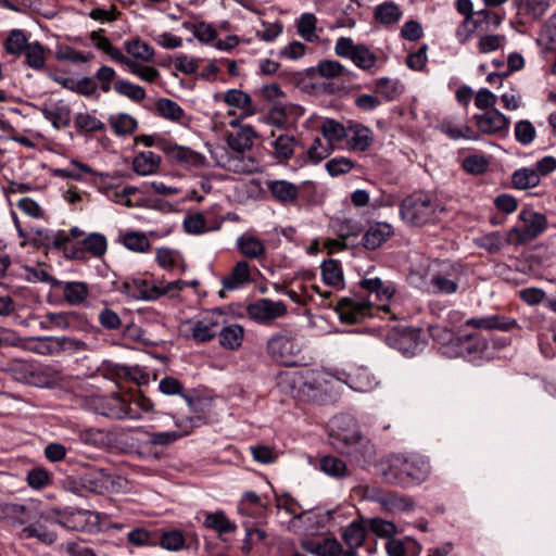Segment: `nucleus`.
<instances>
[{
	"mask_svg": "<svg viewBox=\"0 0 556 556\" xmlns=\"http://www.w3.org/2000/svg\"><path fill=\"white\" fill-rule=\"evenodd\" d=\"M419 276L418 287L433 294H454L457 292L462 278V267L459 265L433 261L427 265L424 273L416 269L410 271V278L414 282L415 277Z\"/></svg>",
	"mask_w": 556,
	"mask_h": 556,
	"instance_id": "obj_1",
	"label": "nucleus"
},
{
	"mask_svg": "<svg viewBox=\"0 0 556 556\" xmlns=\"http://www.w3.org/2000/svg\"><path fill=\"white\" fill-rule=\"evenodd\" d=\"M430 472L427 459L417 455H393L388 460L383 471L387 481L400 485H410L424 482Z\"/></svg>",
	"mask_w": 556,
	"mask_h": 556,
	"instance_id": "obj_2",
	"label": "nucleus"
},
{
	"mask_svg": "<svg viewBox=\"0 0 556 556\" xmlns=\"http://www.w3.org/2000/svg\"><path fill=\"white\" fill-rule=\"evenodd\" d=\"M182 397L186 400L192 416L176 417L175 425L179 430L173 432L152 433L151 442L160 443V445L170 444L176 440L188 435L193 428L205 421V416L212 408V400L207 397H191L187 395H182Z\"/></svg>",
	"mask_w": 556,
	"mask_h": 556,
	"instance_id": "obj_3",
	"label": "nucleus"
},
{
	"mask_svg": "<svg viewBox=\"0 0 556 556\" xmlns=\"http://www.w3.org/2000/svg\"><path fill=\"white\" fill-rule=\"evenodd\" d=\"M439 203L431 194L416 191L405 197L400 204V216L408 226L421 227L432 222Z\"/></svg>",
	"mask_w": 556,
	"mask_h": 556,
	"instance_id": "obj_4",
	"label": "nucleus"
},
{
	"mask_svg": "<svg viewBox=\"0 0 556 556\" xmlns=\"http://www.w3.org/2000/svg\"><path fill=\"white\" fill-rule=\"evenodd\" d=\"M85 513L77 511L61 518L41 515L35 522L24 526L21 530L22 539H37L45 544H52L56 540L54 531L55 526H61L72 530L83 529V525L78 521L84 517Z\"/></svg>",
	"mask_w": 556,
	"mask_h": 556,
	"instance_id": "obj_5",
	"label": "nucleus"
},
{
	"mask_svg": "<svg viewBox=\"0 0 556 556\" xmlns=\"http://www.w3.org/2000/svg\"><path fill=\"white\" fill-rule=\"evenodd\" d=\"M225 324L226 315L223 311L210 309L181 321L179 331L184 337L203 343L211 341Z\"/></svg>",
	"mask_w": 556,
	"mask_h": 556,
	"instance_id": "obj_6",
	"label": "nucleus"
},
{
	"mask_svg": "<svg viewBox=\"0 0 556 556\" xmlns=\"http://www.w3.org/2000/svg\"><path fill=\"white\" fill-rule=\"evenodd\" d=\"M305 344L302 338L291 331L275 333L266 343L269 357L285 366H293L303 352Z\"/></svg>",
	"mask_w": 556,
	"mask_h": 556,
	"instance_id": "obj_7",
	"label": "nucleus"
},
{
	"mask_svg": "<svg viewBox=\"0 0 556 556\" xmlns=\"http://www.w3.org/2000/svg\"><path fill=\"white\" fill-rule=\"evenodd\" d=\"M518 222V225L509 229V239L515 248L535 240L548 226L547 218L544 214L529 208H523L519 212Z\"/></svg>",
	"mask_w": 556,
	"mask_h": 556,
	"instance_id": "obj_8",
	"label": "nucleus"
},
{
	"mask_svg": "<svg viewBox=\"0 0 556 556\" xmlns=\"http://www.w3.org/2000/svg\"><path fill=\"white\" fill-rule=\"evenodd\" d=\"M90 403L98 414L115 419L135 418L139 407L137 399L116 394L94 395Z\"/></svg>",
	"mask_w": 556,
	"mask_h": 556,
	"instance_id": "obj_9",
	"label": "nucleus"
},
{
	"mask_svg": "<svg viewBox=\"0 0 556 556\" xmlns=\"http://www.w3.org/2000/svg\"><path fill=\"white\" fill-rule=\"evenodd\" d=\"M334 52L340 58L349 59L361 70L369 71L377 62L376 54L365 45H355L350 37H340L334 46Z\"/></svg>",
	"mask_w": 556,
	"mask_h": 556,
	"instance_id": "obj_10",
	"label": "nucleus"
},
{
	"mask_svg": "<svg viewBox=\"0 0 556 556\" xmlns=\"http://www.w3.org/2000/svg\"><path fill=\"white\" fill-rule=\"evenodd\" d=\"M336 429H332V444L342 454H346L349 448L353 447L358 440L363 438L354 420L346 416H341L334 420Z\"/></svg>",
	"mask_w": 556,
	"mask_h": 556,
	"instance_id": "obj_11",
	"label": "nucleus"
},
{
	"mask_svg": "<svg viewBox=\"0 0 556 556\" xmlns=\"http://www.w3.org/2000/svg\"><path fill=\"white\" fill-rule=\"evenodd\" d=\"M336 378L328 371L311 369L303 371V399L317 400L332 390Z\"/></svg>",
	"mask_w": 556,
	"mask_h": 556,
	"instance_id": "obj_12",
	"label": "nucleus"
},
{
	"mask_svg": "<svg viewBox=\"0 0 556 556\" xmlns=\"http://www.w3.org/2000/svg\"><path fill=\"white\" fill-rule=\"evenodd\" d=\"M248 316L257 323H269L287 314V305L282 301L260 299L247 306Z\"/></svg>",
	"mask_w": 556,
	"mask_h": 556,
	"instance_id": "obj_13",
	"label": "nucleus"
},
{
	"mask_svg": "<svg viewBox=\"0 0 556 556\" xmlns=\"http://www.w3.org/2000/svg\"><path fill=\"white\" fill-rule=\"evenodd\" d=\"M478 129L484 135L505 136L508 132L509 118L496 109L475 116Z\"/></svg>",
	"mask_w": 556,
	"mask_h": 556,
	"instance_id": "obj_14",
	"label": "nucleus"
},
{
	"mask_svg": "<svg viewBox=\"0 0 556 556\" xmlns=\"http://www.w3.org/2000/svg\"><path fill=\"white\" fill-rule=\"evenodd\" d=\"M168 418L165 414L154 410V405L151 400L141 395V432L147 435V440L143 442L146 445L154 443L151 442L152 433H162L163 431H154L157 428H162L163 422Z\"/></svg>",
	"mask_w": 556,
	"mask_h": 556,
	"instance_id": "obj_15",
	"label": "nucleus"
},
{
	"mask_svg": "<svg viewBox=\"0 0 556 556\" xmlns=\"http://www.w3.org/2000/svg\"><path fill=\"white\" fill-rule=\"evenodd\" d=\"M371 305L368 301L343 298L337 304V312L341 321L355 324L370 315Z\"/></svg>",
	"mask_w": 556,
	"mask_h": 556,
	"instance_id": "obj_16",
	"label": "nucleus"
},
{
	"mask_svg": "<svg viewBox=\"0 0 556 556\" xmlns=\"http://www.w3.org/2000/svg\"><path fill=\"white\" fill-rule=\"evenodd\" d=\"M15 378L37 387H48L52 382L48 367L29 362L16 364Z\"/></svg>",
	"mask_w": 556,
	"mask_h": 556,
	"instance_id": "obj_17",
	"label": "nucleus"
},
{
	"mask_svg": "<svg viewBox=\"0 0 556 556\" xmlns=\"http://www.w3.org/2000/svg\"><path fill=\"white\" fill-rule=\"evenodd\" d=\"M211 153L218 166L233 173H249L254 167V162L242 153L230 155L224 148H216Z\"/></svg>",
	"mask_w": 556,
	"mask_h": 556,
	"instance_id": "obj_18",
	"label": "nucleus"
},
{
	"mask_svg": "<svg viewBox=\"0 0 556 556\" xmlns=\"http://www.w3.org/2000/svg\"><path fill=\"white\" fill-rule=\"evenodd\" d=\"M96 48L106 53L113 61L119 63L131 74L138 73V65L136 62L129 61L128 58L116 47L112 46L106 37L100 35L99 31H92L90 35Z\"/></svg>",
	"mask_w": 556,
	"mask_h": 556,
	"instance_id": "obj_19",
	"label": "nucleus"
},
{
	"mask_svg": "<svg viewBox=\"0 0 556 556\" xmlns=\"http://www.w3.org/2000/svg\"><path fill=\"white\" fill-rule=\"evenodd\" d=\"M31 519L33 515L28 506L0 501V520L21 527Z\"/></svg>",
	"mask_w": 556,
	"mask_h": 556,
	"instance_id": "obj_20",
	"label": "nucleus"
},
{
	"mask_svg": "<svg viewBox=\"0 0 556 556\" xmlns=\"http://www.w3.org/2000/svg\"><path fill=\"white\" fill-rule=\"evenodd\" d=\"M465 325L467 327L482 329V330H501L509 331L517 328L518 324L515 319H509L501 315L483 316L478 318L467 319Z\"/></svg>",
	"mask_w": 556,
	"mask_h": 556,
	"instance_id": "obj_21",
	"label": "nucleus"
},
{
	"mask_svg": "<svg viewBox=\"0 0 556 556\" xmlns=\"http://www.w3.org/2000/svg\"><path fill=\"white\" fill-rule=\"evenodd\" d=\"M223 101L240 112L242 118L256 113V108L250 94L240 89H229L223 94Z\"/></svg>",
	"mask_w": 556,
	"mask_h": 556,
	"instance_id": "obj_22",
	"label": "nucleus"
},
{
	"mask_svg": "<svg viewBox=\"0 0 556 556\" xmlns=\"http://www.w3.org/2000/svg\"><path fill=\"white\" fill-rule=\"evenodd\" d=\"M41 112L56 129L65 128L71 124V109L63 101L47 104Z\"/></svg>",
	"mask_w": 556,
	"mask_h": 556,
	"instance_id": "obj_23",
	"label": "nucleus"
},
{
	"mask_svg": "<svg viewBox=\"0 0 556 556\" xmlns=\"http://www.w3.org/2000/svg\"><path fill=\"white\" fill-rule=\"evenodd\" d=\"M256 132L252 126L243 125L227 136L229 148L236 153H243L253 147Z\"/></svg>",
	"mask_w": 556,
	"mask_h": 556,
	"instance_id": "obj_24",
	"label": "nucleus"
},
{
	"mask_svg": "<svg viewBox=\"0 0 556 556\" xmlns=\"http://www.w3.org/2000/svg\"><path fill=\"white\" fill-rule=\"evenodd\" d=\"M394 233L393 227L388 223L371 225L363 237V244L368 250H375L388 241Z\"/></svg>",
	"mask_w": 556,
	"mask_h": 556,
	"instance_id": "obj_25",
	"label": "nucleus"
},
{
	"mask_svg": "<svg viewBox=\"0 0 556 556\" xmlns=\"http://www.w3.org/2000/svg\"><path fill=\"white\" fill-rule=\"evenodd\" d=\"M509 237V230H507L506 232L492 231L475 238L473 243L477 247L488 251L489 253L495 254L498 253L506 245H513V242H510Z\"/></svg>",
	"mask_w": 556,
	"mask_h": 556,
	"instance_id": "obj_26",
	"label": "nucleus"
},
{
	"mask_svg": "<svg viewBox=\"0 0 556 556\" xmlns=\"http://www.w3.org/2000/svg\"><path fill=\"white\" fill-rule=\"evenodd\" d=\"M266 185L273 198L280 203H293L299 195V187L288 180H269Z\"/></svg>",
	"mask_w": 556,
	"mask_h": 556,
	"instance_id": "obj_27",
	"label": "nucleus"
},
{
	"mask_svg": "<svg viewBox=\"0 0 556 556\" xmlns=\"http://www.w3.org/2000/svg\"><path fill=\"white\" fill-rule=\"evenodd\" d=\"M27 242H31L35 245H51L56 248L62 247L68 237L64 232L53 233L47 228H34L31 227L28 231Z\"/></svg>",
	"mask_w": 556,
	"mask_h": 556,
	"instance_id": "obj_28",
	"label": "nucleus"
},
{
	"mask_svg": "<svg viewBox=\"0 0 556 556\" xmlns=\"http://www.w3.org/2000/svg\"><path fill=\"white\" fill-rule=\"evenodd\" d=\"M304 551L317 556H338L341 553V545L336 539L304 540L301 543Z\"/></svg>",
	"mask_w": 556,
	"mask_h": 556,
	"instance_id": "obj_29",
	"label": "nucleus"
},
{
	"mask_svg": "<svg viewBox=\"0 0 556 556\" xmlns=\"http://www.w3.org/2000/svg\"><path fill=\"white\" fill-rule=\"evenodd\" d=\"M278 387L293 397L303 399V371H285L277 377Z\"/></svg>",
	"mask_w": 556,
	"mask_h": 556,
	"instance_id": "obj_30",
	"label": "nucleus"
},
{
	"mask_svg": "<svg viewBox=\"0 0 556 556\" xmlns=\"http://www.w3.org/2000/svg\"><path fill=\"white\" fill-rule=\"evenodd\" d=\"M349 146L354 151H366L371 142V130L362 124H352L348 128Z\"/></svg>",
	"mask_w": 556,
	"mask_h": 556,
	"instance_id": "obj_31",
	"label": "nucleus"
},
{
	"mask_svg": "<svg viewBox=\"0 0 556 556\" xmlns=\"http://www.w3.org/2000/svg\"><path fill=\"white\" fill-rule=\"evenodd\" d=\"M237 248L249 258H261L265 255L264 242L251 233H243L237 239Z\"/></svg>",
	"mask_w": 556,
	"mask_h": 556,
	"instance_id": "obj_32",
	"label": "nucleus"
},
{
	"mask_svg": "<svg viewBox=\"0 0 556 556\" xmlns=\"http://www.w3.org/2000/svg\"><path fill=\"white\" fill-rule=\"evenodd\" d=\"M342 539L350 547L344 556H356V548L362 546L365 539V528L361 522L353 521L343 530Z\"/></svg>",
	"mask_w": 556,
	"mask_h": 556,
	"instance_id": "obj_33",
	"label": "nucleus"
},
{
	"mask_svg": "<svg viewBox=\"0 0 556 556\" xmlns=\"http://www.w3.org/2000/svg\"><path fill=\"white\" fill-rule=\"evenodd\" d=\"M219 333V343L223 348L229 350H237L241 346L244 329L237 324L228 325L226 324L220 327L218 330Z\"/></svg>",
	"mask_w": 556,
	"mask_h": 556,
	"instance_id": "obj_34",
	"label": "nucleus"
},
{
	"mask_svg": "<svg viewBox=\"0 0 556 556\" xmlns=\"http://www.w3.org/2000/svg\"><path fill=\"white\" fill-rule=\"evenodd\" d=\"M361 287L370 293H375L379 301H388L395 293V286L380 278H364L361 281Z\"/></svg>",
	"mask_w": 556,
	"mask_h": 556,
	"instance_id": "obj_35",
	"label": "nucleus"
},
{
	"mask_svg": "<svg viewBox=\"0 0 556 556\" xmlns=\"http://www.w3.org/2000/svg\"><path fill=\"white\" fill-rule=\"evenodd\" d=\"M320 519H324V517L314 511L302 513L291 520V528L296 532L313 534L319 529Z\"/></svg>",
	"mask_w": 556,
	"mask_h": 556,
	"instance_id": "obj_36",
	"label": "nucleus"
},
{
	"mask_svg": "<svg viewBox=\"0 0 556 556\" xmlns=\"http://www.w3.org/2000/svg\"><path fill=\"white\" fill-rule=\"evenodd\" d=\"M345 455L359 465L368 464L374 460L376 448L368 439L363 437L353 447L349 448Z\"/></svg>",
	"mask_w": 556,
	"mask_h": 556,
	"instance_id": "obj_37",
	"label": "nucleus"
},
{
	"mask_svg": "<svg viewBox=\"0 0 556 556\" xmlns=\"http://www.w3.org/2000/svg\"><path fill=\"white\" fill-rule=\"evenodd\" d=\"M250 280V266L245 261H240L236 264L231 274L224 278L223 286L227 290H235L249 283Z\"/></svg>",
	"mask_w": 556,
	"mask_h": 556,
	"instance_id": "obj_38",
	"label": "nucleus"
},
{
	"mask_svg": "<svg viewBox=\"0 0 556 556\" xmlns=\"http://www.w3.org/2000/svg\"><path fill=\"white\" fill-rule=\"evenodd\" d=\"M25 63L35 71H42L46 66L47 51L39 41H33L23 52Z\"/></svg>",
	"mask_w": 556,
	"mask_h": 556,
	"instance_id": "obj_39",
	"label": "nucleus"
},
{
	"mask_svg": "<svg viewBox=\"0 0 556 556\" xmlns=\"http://www.w3.org/2000/svg\"><path fill=\"white\" fill-rule=\"evenodd\" d=\"M168 154L181 165L200 166L204 163V157L200 153L182 146L172 147Z\"/></svg>",
	"mask_w": 556,
	"mask_h": 556,
	"instance_id": "obj_40",
	"label": "nucleus"
},
{
	"mask_svg": "<svg viewBox=\"0 0 556 556\" xmlns=\"http://www.w3.org/2000/svg\"><path fill=\"white\" fill-rule=\"evenodd\" d=\"M63 295L68 304L79 305L88 298L89 287L83 281H70L63 288Z\"/></svg>",
	"mask_w": 556,
	"mask_h": 556,
	"instance_id": "obj_41",
	"label": "nucleus"
},
{
	"mask_svg": "<svg viewBox=\"0 0 556 556\" xmlns=\"http://www.w3.org/2000/svg\"><path fill=\"white\" fill-rule=\"evenodd\" d=\"M320 470L337 479L345 478L350 473L345 462L333 455H327L320 459Z\"/></svg>",
	"mask_w": 556,
	"mask_h": 556,
	"instance_id": "obj_42",
	"label": "nucleus"
},
{
	"mask_svg": "<svg viewBox=\"0 0 556 556\" xmlns=\"http://www.w3.org/2000/svg\"><path fill=\"white\" fill-rule=\"evenodd\" d=\"M109 123L117 136H126L137 128V119L126 113L112 114Z\"/></svg>",
	"mask_w": 556,
	"mask_h": 556,
	"instance_id": "obj_43",
	"label": "nucleus"
},
{
	"mask_svg": "<svg viewBox=\"0 0 556 556\" xmlns=\"http://www.w3.org/2000/svg\"><path fill=\"white\" fill-rule=\"evenodd\" d=\"M320 131L329 143L339 142L349 136L348 128L332 118H327L323 122Z\"/></svg>",
	"mask_w": 556,
	"mask_h": 556,
	"instance_id": "obj_44",
	"label": "nucleus"
},
{
	"mask_svg": "<svg viewBox=\"0 0 556 556\" xmlns=\"http://www.w3.org/2000/svg\"><path fill=\"white\" fill-rule=\"evenodd\" d=\"M274 148V155L277 160L287 161L292 157L294 153L295 139L293 136L279 135L271 143Z\"/></svg>",
	"mask_w": 556,
	"mask_h": 556,
	"instance_id": "obj_45",
	"label": "nucleus"
},
{
	"mask_svg": "<svg viewBox=\"0 0 556 556\" xmlns=\"http://www.w3.org/2000/svg\"><path fill=\"white\" fill-rule=\"evenodd\" d=\"M29 43L22 29H12L5 39L4 49L11 55H21Z\"/></svg>",
	"mask_w": 556,
	"mask_h": 556,
	"instance_id": "obj_46",
	"label": "nucleus"
},
{
	"mask_svg": "<svg viewBox=\"0 0 556 556\" xmlns=\"http://www.w3.org/2000/svg\"><path fill=\"white\" fill-rule=\"evenodd\" d=\"M321 276L324 281L332 287L343 286V273L336 260H328L321 264Z\"/></svg>",
	"mask_w": 556,
	"mask_h": 556,
	"instance_id": "obj_47",
	"label": "nucleus"
},
{
	"mask_svg": "<svg viewBox=\"0 0 556 556\" xmlns=\"http://www.w3.org/2000/svg\"><path fill=\"white\" fill-rule=\"evenodd\" d=\"M184 286L185 282L181 280L172 281L164 287L149 286L143 281L141 282V300H155L173 290H181Z\"/></svg>",
	"mask_w": 556,
	"mask_h": 556,
	"instance_id": "obj_48",
	"label": "nucleus"
},
{
	"mask_svg": "<svg viewBox=\"0 0 556 556\" xmlns=\"http://www.w3.org/2000/svg\"><path fill=\"white\" fill-rule=\"evenodd\" d=\"M155 108L157 113L172 122H180L184 116V110L173 100L161 98L156 101Z\"/></svg>",
	"mask_w": 556,
	"mask_h": 556,
	"instance_id": "obj_49",
	"label": "nucleus"
},
{
	"mask_svg": "<svg viewBox=\"0 0 556 556\" xmlns=\"http://www.w3.org/2000/svg\"><path fill=\"white\" fill-rule=\"evenodd\" d=\"M317 18L313 13H304L296 23L299 35L306 41L313 42L318 39L316 34Z\"/></svg>",
	"mask_w": 556,
	"mask_h": 556,
	"instance_id": "obj_50",
	"label": "nucleus"
},
{
	"mask_svg": "<svg viewBox=\"0 0 556 556\" xmlns=\"http://www.w3.org/2000/svg\"><path fill=\"white\" fill-rule=\"evenodd\" d=\"M375 17L381 24L390 25L401 20L402 12L395 3L384 2L376 8Z\"/></svg>",
	"mask_w": 556,
	"mask_h": 556,
	"instance_id": "obj_51",
	"label": "nucleus"
},
{
	"mask_svg": "<svg viewBox=\"0 0 556 556\" xmlns=\"http://www.w3.org/2000/svg\"><path fill=\"white\" fill-rule=\"evenodd\" d=\"M83 245L92 256L102 257L108 250V240L100 232H91L83 240Z\"/></svg>",
	"mask_w": 556,
	"mask_h": 556,
	"instance_id": "obj_52",
	"label": "nucleus"
},
{
	"mask_svg": "<svg viewBox=\"0 0 556 556\" xmlns=\"http://www.w3.org/2000/svg\"><path fill=\"white\" fill-rule=\"evenodd\" d=\"M513 184L518 189H529L540 184V175L535 169L521 168L514 173Z\"/></svg>",
	"mask_w": 556,
	"mask_h": 556,
	"instance_id": "obj_53",
	"label": "nucleus"
},
{
	"mask_svg": "<svg viewBox=\"0 0 556 556\" xmlns=\"http://www.w3.org/2000/svg\"><path fill=\"white\" fill-rule=\"evenodd\" d=\"M203 525L218 534L229 533L236 529V526L220 511L207 514Z\"/></svg>",
	"mask_w": 556,
	"mask_h": 556,
	"instance_id": "obj_54",
	"label": "nucleus"
},
{
	"mask_svg": "<svg viewBox=\"0 0 556 556\" xmlns=\"http://www.w3.org/2000/svg\"><path fill=\"white\" fill-rule=\"evenodd\" d=\"M375 91L382 96L386 100L390 101L394 100L401 94L402 88L399 81L384 77L376 81Z\"/></svg>",
	"mask_w": 556,
	"mask_h": 556,
	"instance_id": "obj_55",
	"label": "nucleus"
},
{
	"mask_svg": "<svg viewBox=\"0 0 556 556\" xmlns=\"http://www.w3.org/2000/svg\"><path fill=\"white\" fill-rule=\"evenodd\" d=\"M263 508L261 497L253 491L243 493L238 510L244 515H255Z\"/></svg>",
	"mask_w": 556,
	"mask_h": 556,
	"instance_id": "obj_56",
	"label": "nucleus"
},
{
	"mask_svg": "<svg viewBox=\"0 0 556 556\" xmlns=\"http://www.w3.org/2000/svg\"><path fill=\"white\" fill-rule=\"evenodd\" d=\"M351 388L357 392L371 391L377 382L375 378L366 370H358L350 377Z\"/></svg>",
	"mask_w": 556,
	"mask_h": 556,
	"instance_id": "obj_57",
	"label": "nucleus"
},
{
	"mask_svg": "<svg viewBox=\"0 0 556 556\" xmlns=\"http://www.w3.org/2000/svg\"><path fill=\"white\" fill-rule=\"evenodd\" d=\"M28 341L31 345L28 348L31 352L40 355H55L56 350L54 344V337H38L29 338Z\"/></svg>",
	"mask_w": 556,
	"mask_h": 556,
	"instance_id": "obj_58",
	"label": "nucleus"
},
{
	"mask_svg": "<svg viewBox=\"0 0 556 556\" xmlns=\"http://www.w3.org/2000/svg\"><path fill=\"white\" fill-rule=\"evenodd\" d=\"M113 201L119 205L126 207H136L139 205V197L137 194V188L124 187L122 190H117L113 194Z\"/></svg>",
	"mask_w": 556,
	"mask_h": 556,
	"instance_id": "obj_59",
	"label": "nucleus"
},
{
	"mask_svg": "<svg viewBox=\"0 0 556 556\" xmlns=\"http://www.w3.org/2000/svg\"><path fill=\"white\" fill-rule=\"evenodd\" d=\"M184 228L186 232L191 235H201L208 231L205 217L201 213H193L186 216L184 219Z\"/></svg>",
	"mask_w": 556,
	"mask_h": 556,
	"instance_id": "obj_60",
	"label": "nucleus"
},
{
	"mask_svg": "<svg viewBox=\"0 0 556 556\" xmlns=\"http://www.w3.org/2000/svg\"><path fill=\"white\" fill-rule=\"evenodd\" d=\"M161 164L162 157L160 154L152 151L141 152V176L156 174Z\"/></svg>",
	"mask_w": 556,
	"mask_h": 556,
	"instance_id": "obj_61",
	"label": "nucleus"
},
{
	"mask_svg": "<svg viewBox=\"0 0 556 556\" xmlns=\"http://www.w3.org/2000/svg\"><path fill=\"white\" fill-rule=\"evenodd\" d=\"M369 528L377 536L383 539H391L396 533L395 525L382 518L370 519Z\"/></svg>",
	"mask_w": 556,
	"mask_h": 556,
	"instance_id": "obj_62",
	"label": "nucleus"
},
{
	"mask_svg": "<svg viewBox=\"0 0 556 556\" xmlns=\"http://www.w3.org/2000/svg\"><path fill=\"white\" fill-rule=\"evenodd\" d=\"M489 162L485 156L472 154L463 160V167L467 173L479 175L488 169Z\"/></svg>",
	"mask_w": 556,
	"mask_h": 556,
	"instance_id": "obj_63",
	"label": "nucleus"
},
{
	"mask_svg": "<svg viewBox=\"0 0 556 556\" xmlns=\"http://www.w3.org/2000/svg\"><path fill=\"white\" fill-rule=\"evenodd\" d=\"M539 42L548 48L556 46V13L544 24L539 37Z\"/></svg>",
	"mask_w": 556,
	"mask_h": 556,
	"instance_id": "obj_64",
	"label": "nucleus"
}]
</instances>
